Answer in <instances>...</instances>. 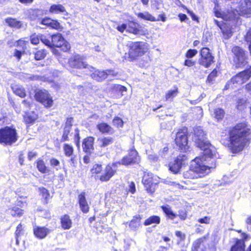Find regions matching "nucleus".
<instances>
[{"label":"nucleus","mask_w":251,"mask_h":251,"mask_svg":"<svg viewBox=\"0 0 251 251\" xmlns=\"http://www.w3.org/2000/svg\"><path fill=\"white\" fill-rule=\"evenodd\" d=\"M251 139V128L246 123L237 124L229 132L230 148L232 152L242 151Z\"/></svg>","instance_id":"1"},{"label":"nucleus","mask_w":251,"mask_h":251,"mask_svg":"<svg viewBox=\"0 0 251 251\" xmlns=\"http://www.w3.org/2000/svg\"><path fill=\"white\" fill-rule=\"evenodd\" d=\"M205 157H197L193 160L190 166L189 170L183 173L184 178L188 179H195L202 177L208 174L210 169L216 167L214 159L206 158Z\"/></svg>","instance_id":"2"},{"label":"nucleus","mask_w":251,"mask_h":251,"mask_svg":"<svg viewBox=\"0 0 251 251\" xmlns=\"http://www.w3.org/2000/svg\"><path fill=\"white\" fill-rule=\"evenodd\" d=\"M215 16L221 17L225 21H234L237 20L239 15L250 17L251 15V1L249 0H241L238 9L233 10L232 8L226 12L215 10Z\"/></svg>","instance_id":"3"},{"label":"nucleus","mask_w":251,"mask_h":251,"mask_svg":"<svg viewBox=\"0 0 251 251\" xmlns=\"http://www.w3.org/2000/svg\"><path fill=\"white\" fill-rule=\"evenodd\" d=\"M194 140L197 146L202 151L203 156L206 158L212 159L216 155V150L214 147L205 140V133L201 127H197L194 129Z\"/></svg>","instance_id":"4"},{"label":"nucleus","mask_w":251,"mask_h":251,"mask_svg":"<svg viewBox=\"0 0 251 251\" xmlns=\"http://www.w3.org/2000/svg\"><path fill=\"white\" fill-rule=\"evenodd\" d=\"M148 44L144 42H135L130 44L128 50V58L130 61L136 60L143 55L148 50Z\"/></svg>","instance_id":"5"},{"label":"nucleus","mask_w":251,"mask_h":251,"mask_svg":"<svg viewBox=\"0 0 251 251\" xmlns=\"http://www.w3.org/2000/svg\"><path fill=\"white\" fill-rule=\"evenodd\" d=\"M251 76V67L244 71L232 77L231 80L227 82L225 86V89L230 88H234V84L241 85L247 81Z\"/></svg>","instance_id":"6"},{"label":"nucleus","mask_w":251,"mask_h":251,"mask_svg":"<svg viewBox=\"0 0 251 251\" xmlns=\"http://www.w3.org/2000/svg\"><path fill=\"white\" fill-rule=\"evenodd\" d=\"M17 140L16 130L8 127L0 129V143L12 144Z\"/></svg>","instance_id":"7"},{"label":"nucleus","mask_w":251,"mask_h":251,"mask_svg":"<svg viewBox=\"0 0 251 251\" xmlns=\"http://www.w3.org/2000/svg\"><path fill=\"white\" fill-rule=\"evenodd\" d=\"M232 52L234 54L233 63L236 67L245 66L247 63V57L245 51L238 46L233 47Z\"/></svg>","instance_id":"8"},{"label":"nucleus","mask_w":251,"mask_h":251,"mask_svg":"<svg viewBox=\"0 0 251 251\" xmlns=\"http://www.w3.org/2000/svg\"><path fill=\"white\" fill-rule=\"evenodd\" d=\"M69 64L70 67L78 69H87L90 72H93L94 68L88 65L84 61L83 58L80 55H74L69 60Z\"/></svg>","instance_id":"9"},{"label":"nucleus","mask_w":251,"mask_h":251,"mask_svg":"<svg viewBox=\"0 0 251 251\" xmlns=\"http://www.w3.org/2000/svg\"><path fill=\"white\" fill-rule=\"evenodd\" d=\"M142 182L147 192L153 193L155 191L158 181L156 177L154 176L152 174L145 172L143 177Z\"/></svg>","instance_id":"10"},{"label":"nucleus","mask_w":251,"mask_h":251,"mask_svg":"<svg viewBox=\"0 0 251 251\" xmlns=\"http://www.w3.org/2000/svg\"><path fill=\"white\" fill-rule=\"evenodd\" d=\"M35 98L38 101L42 103L46 107L52 106L53 100L48 92L45 90H38L35 94Z\"/></svg>","instance_id":"11"},{"label":"nucleus","mask_w":251,"mask_h":251,"mask_svg":"<svg viewBox=\"0 0 251 251\" xmlns=\"http://www.w3.org/2000/svg\"><path fill=\"white\" fill-rule=\"evenodd\" d=\"M52 47L60 48L62 50L67 51L70 49L69 43L64 39L62 35L57 33L51 36Z\"/></svg>","instance_id":"12"},{"label":"nucleus","mask_w":251,"mask_h":251,"mask_svg":"<svg viewBox=\"0 0 251 251\" xmlns=\"http://www.w3.org/2000/svg\"><path fill=\"white\" fill-rule=\"evenodd\" d=\"M187 129L183 128L179 130L176 135V143L179 149L184 151L188 149L187 137L186 136Z\"/></svg>","instance_id":"13"},{"label":"nucleus","mask_w":251,"mask_h":251,"mask_svg":"<svg viewBox=\"0 0 251 251\" xmlns=\"http://www.w3.org/2000/svg\"><path fill=\"white\" fill-rule=\"evenodd\" d=\"M201 58L199 60L201 65L206 68L209 67L214 62V57L207 48H203L201 50Z\"/></svg>","instance_id":"14"},{"label":"nucleus","mask_w":251,"mask_h":251,"mask_svg":"<svg viewBox=\"0 0 251 251\" xmlns=\"http://www.w3.org/2000/svg\"><path fill=\"white\" fill-rule=\"evenodd\" d=\"M127 31L135 35H145L148 33V30L139 24L133 21H129L127 24Z\"/></svg>","instance_id":"15"},{"label":"nucleus","mask_w":251,"mask_h":251,"mask_svg":"<svg viewBox=\"0 0 251 251\" xmlns=\"http://www.w3.org/2000/svg\"><path fill=\"white\" fill-rule=\"evenodd\" d=\"M117 164H120V163H113L111 165L106 166L104 173L100 176V179L102 181H108L115 174L116 170L115 169L117 167Z\"/></svg>","instance_id":"16"},{"label":"nucleus","mask_w":251,"mask_h":251,"mask_svg":"<svg viewBox=\"0 0 251 251\" xmlns=\"http://www.w3.org/2000/svg\"><path fill=\"white\" fill-rule=\"evenodd\" d=\"M139 160L137 151L135 150H131L129 151L128 155L123 158L121 163L126 166L131 164L138 163Z\"/></svg>","instance_id":"17"},{"label":"nucleus","mask_w":251,"mask_h":251,"mask_svg":"<svg viewBox=\"0 0 251 251\" xmlns=\"http://www.w3.org/2000/svg\"><path fill=\"white\" fill-rule=\"evenodd\" d=\"M186 160V157L185 156H178L174 162L170 164V170L174 174H177L179 171L182 165L184 163Z\"/></svg>","instance_id":"18"},{"label":"nucleus","mask_w":251,"mask_h":251,"mask_svg":"<svg viewBox=\"0 0 251 251\" xmlns=\"http://www.w3.org/2000/svg\"><path fill=\"white\" fill-rule=\"evenodd\" d=\"M50 232V230L45 226H35L33 227V233L35 236L39 239H44Z\"/></svg>","instance_id":"19"},{"label":"nucleus","mask_w":251,"mask_h":251,"mask_svg":"<svg viewBox=\"0 0 251 251\" xmlns=\"http://www.w3.org/2000/svg\"><path fill=\"white\" fill-rule=\"evenodd\" d=\"M114 139L111 136H101L99 137L97 140V146L100 148H105L112 145Z\"/></svg>","instance_id":"20"},{"label":"nucleus","mask_w":251,"mask_h":251,"mask_svg":"<svg viewBox=\"0 0 251 251\" xmlns=\"http://www.w3.org/2000/svg\"><path fill=\"white\" fill-rule=\"evenodd\" d=\"M41 24L56 30L61 29L60 24L56 20L47 18L41 21Z\"/></svg>","instance_id":"21"},{"label":"nucleus","mask_w":251,"mask_h":251,"mask_svg":"<svg viewBox=\"0 0 251 251\" xmlns=\"http://www.w3.org/2000/svg\"><path fill=\"white\" fill-rule=\"evenodd\" d=\"M78 201L81 211L83 213H87L89 211V207L86 200L84 193H81L79 195Z\"/></svg>","instance_id":"22"},{"label":"nucleus","mask_w":251,"mask_h":251,"mask_svg":"<svg viewBox=\"0 0 251 251\" xmlns=\"http://www.w3.org/2000/svg\"><path fill=\"white\" fill-rule=\"evenodd\" d=\"M94 138L92 137H89L85 139L83 142V149L86 152H91L93 149V143Z\"/></svg>","instance_id":"23"},{"label":"nucleus","mask_w":251,"mask_h":251,"mask_svg":"<svg viewBox=\"0 0 251 251\" xmlns=\"http://www.w3.org/2000/svg\"><path fill=\"white\" fill-rule=\"evenodd\" d=\"M49 12L53 14H63L66 12L65 7L61 4H53L49 9Z\"/></svg>","instance_id":"24"},{"label":"nucleus","mask_w":251,"mask_h":251,"mask_svg":"<svg viewBox=\"0 0 251 251\" xmlns=\"http://www.w3.org/2000/svg\"><path fill=\"white\" fill-rule=\"evenodd\" d=\"M93 71L94 72L91 75V76L94 79L97 81H101L107 77L106 72L104 71H95L94 70Z\"/></svg>","instance_id":"25"},{"label":"nucleus","mask_w":251,"mask_h":251,"mask_svg":"<svg viewBox=\"0 0 251 251\" xmlns=\"http://www.w3.org/2000/svg\"><path fill=\"white\" fill-rule=\"evenodd\" d=\"M97 127L99 131L102 133L112 134L114 132L113 129L109 125L104 123L98 124Z\"/></svg>","instance_id":"26"},{"label":"nucleus","mask_w":251,"mask_h":251,"mask_svg":"<svg viewBox=\"0 0 251 251\" xmlns=\"http://www.w3.org/2000/svg\"><path fill=\"white\" fill-rule=\"evenodd\" d=\"M137 17L145 20L151 22L159 21V19H156L154 16L151 14L149 12L145 11L144 12H139L136 14Z\"/></svg>","instance_id":"27"},{"label":"nucleus","mask_w":251,"mask_h":251,"mask_svg":"<svg viewBox=\"0 0 251 251\" xmlns=\"http://www.w3.org/2000/svg\"><path fill=\"white\" fill-rule=\"evenodd\" d=\"M214 22L222 30L223 34L226 36L227 37H229L232 35V31L231 27H228L226 24H221L217 20H215Z\"/></svg>","instance_id":"28"},{"label":"nucleus","mask_w":251,"mask_h":251,"mask_svg":"<svg viewBox=\"0 0 251 251\" xmlns=\"http://www.w3.org/2000/svg\"><path fill=\"white\" fill-rule=\"evenodd\" d=\"M61 226L63 229H69L72 226V222L70 217L67 215H65L61 218Z\"/></svg>","instance_id":"29"},{"label":"nucleus","mask_w":251,"mask_h":251,"mask_svg":"<svg viewBox=\"0 0 251 251\" xmlns=\"http://www.w3.org/2000/svg\"><path fill=\"white\" fill-rule=\"evenodd\" d=\"M13 92L21 98L25 96V89L21 85L18 84H13L11 86Z\"/></svg>","instance_id":"30"},{"label":"nucleus","mask_w":251,"mask_h":251,"mask_svg":"<svg viewBox=\"0 0 251 251\" xmlns=\"http://www.w3.org/2000/svg\"><path fill=\"white\" fill-rule=\"evenodd\" d=\"M204 238H200L196 240L193 245L192 251H203L204 247L203 241Z\"/></svg>","instance_id":"31"},{"label":"nucleus","mask_w":251,"mask_h":251,"mask_svg":"<svg viewBox=\"0 0 251 251\" xmlns=\"http://www.w3.org/2000/svg\"><path fill=\"white\" fill-rule=\"evenodd\" d=\"M162 209L167 216L171 220H174L177 216L174 213L171 208L169 205L162 206Z\"/></svg>","instance_id":"32"},{"label":"nucleus","mask_w":251,"mask_h":251,"mask_svg":"<svg viewBox=\"0 0 251 251\" xmlns=\"http://www.w3.org/2000/svg\"><path fill=\"white\" fill-rule=\"evenodd\" d=\"M245 243L243 240H238L233 245L230 250V251H245Z\"/></svg>","instance_id":"33"},{"label":"nucleus","mask_w":251,"mask_h":251,"mask_svg":"<svg viewBox=\"0 0 251 251\" xmlns=\"http://www.w3.org/2000/svg\"><path fill=\"white\" fill-rule=\"evenodd\" d=\"M178 94V89L175 87L173 90H169L165 95L166 100H173V99Z\"/></svg>","instance_id":"34"},{"label":"nucleus","mask_w":251,"mask_h":251,"mask_svg":"<svg viewBox=\"0 0 251 251\" xmlns=\"http://www.w3.org/2000/svg\"><path fill=\"white\" fill-rule=\"evenodd\" d=\"M160 222V218L158 216H151L146 219L144 222L145 226H149L153 224H159Z\"/></svg>","instance_id":"35"},{"label":"nucleus","mask_w":251,"mask_h":251,"mask_svg":"<svg viewBox=\"0 0 251 251\" xmlns=\"http://www.w3.org/2000/svg\"><path fill=\"white\" fill-rule=\"evenodd\" d=\"M5 22L9 26L13 27L20 28L22 25L21 22L13 18H7L5 20Z\"/></svg>","instance_id":"36"},{"label":"nucleus","mask_w":251,"mask_h":251,"mask_svg":"<svg viewBox=\"0 0 251 251\" xmlns=\"http://www.w3.org/2000/svg\"><path fill=\"white\" fill-rule=\"evenodd\" d=\"M38 118V115L35 113L32 112L28 113L25 117V120L26 123L31 124L34 123Z\"/></svg>","instance_id":"37"},{"label":"nucleus","mask_w":251,"mask_h":251,"mask_svg":"<svg viewBox=\"0 0 251 251\" xmlns=\"http://www.w3.org/2000/svg\"><path fill=\"white\" fill-rule=\"evenodd\" d=\"M63 149L65 155L67 157H71L74 155V148L72 146L68 144L63 145Z\"/></svg>","instance_id":"38"},{"label":"nucleus","mask_w":251,"mask_h":251,"mask_svg":"<svg viewBox=\"0 0 251 251\" xmlns=\"http://www.w3.org/2000/svg\"><path fill=\"white\" fill-rule=\"evenodd\" d=\"M7 212L14 217H20L23 214V210L16 207L12 209H9L7 210Z\"/></svg>","instance_id":"39"},{"label":"nucleus","mask_w":251,"mask_h":251,"mask_svg":"<svg viewBox=\"0 0 251 251\" xmlns=\"http://www.w3.org/2000/svg\"><path fill=\"white\" fill-rule=\"evenodd\" d=\"M141 218L140 215H136L133 217L130 221L129 226L132 228H136L140 225V222Z\"/></svg>","instance_id":"40"},{"label":"nucleus","mask_w":251,"mask_h":251,"mask_svg":"<svg viewBox=\"0 0 251 251\" xmlns=\"http://www.w3.org/2000/svg\"><path fill=\"white\" fill-rule=\"evenodd\" d=\"M37 167L38 170L42 173H46L48 172V169L44 161L42 160H39L37 161Z\"/></svg>","instance_id":"41"},{"label":"nucleus","mask_w":251,"mask_h":251,"mask_svg":"<svg viewBox=\"0 0 251 251\" xmlns=\"http://www.w3.org/2000/svg\"><path fill=\"white\" fill-rule=\"evenodd\" d=\"M248 103L244 99H239L237 101L236 108L239 110L244 109L247 106Z\"/></svg>","instance_id":"42"},{"label":"nucleus","mask_w":251,"mask_h":251,"mask_svg":"<svg viewBox=\"0 0 251 251\" xmlns=\"http://www.w3.org/2000/svg\"><path fill=\"white\" fill-rule=\"evenodd\" d=\"M224 114V110L220 108L216 109L214 113V117L218 120L222 119Z\"/></svg>","instance_id":"43"},{"label":"nucleus","mask_w":251,"mask_h":251,"mask_svg":"<svg viewBox=\"0 0 251 251\" xmlns=\"http://www.w3.org/2000/svg\"><path fill=\"white\" fill-rule=\"evenodd\" d=\"M71 128V125L65 126L63 134L62 135V139L63 141H67L69 140L68 134L70 133Z\"/></svg>","instance_id":"44"},{"label":"nucleus","mask_w":251,"mask_h":251,"mask_svg":"<svg viewBox=\"0 0 251 251\" xmlns=\"http://www.w3.org/2000/svg\"><path fill=\"white\" fill-rule=\"evenodd\" d=\"M46 53L45 52V51L44 50H41L37 51L35 53L34 57H35V59L37 60H42L43 58H44V57L46 56Z\"/></svg>","instance_id":"45"},{"label":"nucleus","mask_w":251,"mask_h":251,"mask_svg":"<svg viewBox=\"0 0 251 251\" xmlns=\"http://www.w3.org/2000/svg\"><path fill=\"white\" fill-rule=\"evenodd\" d=\"M102 171V166L101 165L95 164L91 169V171L92 174H98Z\"/></svg>","instance_id":"46"},{"label":"nucleus","mask_w":251,"mask_h":251,"mask_svg":"<svg viewBox=\"0 0 251 251\" xmlns=\"http://www.w3.org/2000/svg\"><path fill=\"white\" fill-rule=\"evenodd\" d=\"M70 157V159L69 161L70 163V167L73 168H75L77 165L76 156L74 154Z\"/></svg>","instance_id":"47"},{"label":"nucleus","mask_w":251,"mask_h":251,"mask_svg":"<svg viewBox=\"0 0 251 251\" xmlns=\"http://www.w3.org/2000/svg\"><path fill=\"white\" fill-rule=\"evenodd\" d=\"M22 230H23L22 226L20 224L17 226V229L15 231V235H16V244H17V245L19 243L18 238L22 234Z\"/></svg>","instance_id":"48"},{"label":"nucleus","mask_w":251,"mask_h":251,"mask_svg":"<svg viewBox=\"0 0 251 251\" xmlns=\"http://www.w3.org/2000/svg\"><path fill=\"white\" fill-rule=\"evenodd\" d=\"M40 40L42 42L50 47H52V41H50L46 37L43 35H40Z\"/></svg>","instance_id":"49"},{"label":"nucleus","mask_w":251,"mask_h":251,"mask_svg":"<svg viewBox=\"0 0 251 251\" xmlns=\"http://www.w3.org/2000/svg\"><path fill=\"white\" fill-rule=\"evenodd\" d=\"M39 190L42 197L47 201L50 196L48 190L44 188H39Z\"/></svg>","instance_id":"50"},{"label":"nucleus","mask_w":251,"mask_h":251,"mask_svg":"<svg viewBox=\"0 0 251 251\" xmlns=\"http://www.w3.org/2000/svg\"><path fill=\"white\" fill-rule=\"evenodd\" d=\"M113 124L117 127H122L123 126V121L121 118L116 117L113 120Z\"/></svg>","instance_id":"51"},{"label":"nucleus","mask_w":251,"mask_h":251,"mask_svg":"<svg viewBox=\"0 0 251 251\" xmlns=\"http://www.w3.org/2000/svg\"><path fill=\"white\" fill-rule=\"evenodd\" d=\"M40 39V35H36L35 34L32 35L30 37L31 43L34 45H37L39 43Z\"/></svg>","instance_id":"52"},{"label":"nucleus","mask_w":251,"mask_h":251,"mask_svg":"<svg viewBox=\"0 0 251 251\" xmlns=\"http://www.w3.org/2000/svg\"><path fill=\"white\" fill-rule=\"evenodd\" d=\"M198 53L196 50H189L187 51L186 54V57L188 58H190L194 56Z\"/></svg>","instance_id":"53"},{"label":"nucleus","mask_w":251,"mask_h":251,"mask_svg":"<svg viewBox=\"0 0 251 251\" xmlns=\"http://www.w3.org/2000/svg\"><path fill=\"white\" fill-rule=\"evenodd\" d=\"M217 75V71L213 70L208 76L207 81L211 82Z\"/></svg>","instance_id":"54"},{"label":"nucleus","mask_w":251,"mask_h":251,"mask_svg":"<svg viewBox=\"0 0 251 251\" xmlns=\"http://www.w3.org/2000/svg\"><path fill=\"white\" fill-rule=\"evenodd\" d=\"M175 234L176 236L178 237L180 239V241H184L185 238V235L184 233H182L180 231H176L175 232Z\"/></svg>","instance_id":"55"},{"label":"nucleus","mask_w":251,"mask_h":251,"mask_svg":"<svg viewBox=\"0 0 251 251\" xmlns=\"http://www.w3.org/2000/svg\"><path fill=\"white\" fill-rule=\"evenodd\" d=\"M178 216H179L181 220H184L186 219L187 217L186 212L183 210H179L178 211Z\"/></svg>","instance_id":"56"},{"label":"nucleus","mask_w":251,"mask_h":251,"mask_svg":"<svg viewBox=\"0 0 251 251\" xmlns=\"http://www.w3.org/2000/svg\"><path fill=\"white\" fill-rule=\"evenodd\" d=\"M50 165L53 167L58 166L60 164V162L59 160L55 158H51L50 160Z\"/></svg>","instance_id":"57"},{"label":"nucleus","mask_w":251,"mask_h":251,"mask_svg":"<svg viewBox=\"0 0 251 251\" xmlns=\"http://www.w3.org/2000/svg\"><path fill=\"white\" fill-rule=\"evenodd\" d=\"M127 25L123 24L121 25H119L117 26V29L121 32H123L126 29L127 30Z\"/></svg>","instance_id":"58"},{"label":"nucleus","mask_w":251,"mask_h":251,"mask_svg":"<svg viewBox=\"0 0 251 251\" xmlns=\"http://www.w3.org/2000/svg\"><path fill=\"white\" fill-rule=\"evenodd\" d=\"M128 191L132 194H134L136 191L135 184L133 182H131L129 184Z\"/></svg>","instance_id":"59"},{"label":"nucleus","mask_w":251,"mask_h":251,"mask_svg":"<svg viewBox=\"0 0 251 251\" xmlns=\"http://www.w3.org/2000/svg\"><path fill=\"white\" fill-rule=\"evenodd\" d=\"M199 222L201 224H209L210 222V218L208 217H204L199 220Z\"/></svg>","instance_id":"60"},{"label":"nucleus","mask_w":251,"mask_h":251,"mask_svg":"<svg viewBox=\"0 0 251 251\" xmlns=\"http://www.w3.org/2000/svg\"><path fill=\"white\" fill-rule=\"evenodd\" d=\"M246 222L248 230L251 231V215L247 218Z\"/></svg>","instance_id":"61"},{"label":"nucleus","mask_w":251,"mask_h":251,"mask_svg":"<svg viewBox=\"0 0 251 251\" xmlns=\"http://www.w3.org/2000/svg\"><path fill=\"white\" fill-rule=\"evenodd\" d=\"M195 64V62L193 61L190 59H186L184 62V65L188 67H191L194 66Z\"/></svg>","instance_id":"62"},{"label":"nucleus","mask_w":251,"mask_h":251,"mask_svg":"<svg viewBox=\"0 0 251 251\" xmlns=\"http://www.w3.org/2000/svg\"><path fill=\"white\" fill-rule=\"evenodd\" d=\"M105 72H106L107 74V76L108 75H112V76H116L117 75V73L115 72L114 70H106Z\"/></svg>","instance_id":"63"},{"label":"nucleus","mask_w":251,"mask_h":251,"mask_svg":"<svg viewBox=\"0 0 251 251\" xmlns=\"http://www.w3.org/2000/svg\"><path fill=\"white\" fill-rule=\"evenodd\" d=\"M246 90L250 94H251V82L247 84L245 86Z\"/></svg>","instance_id":"64"}]
</instances>
